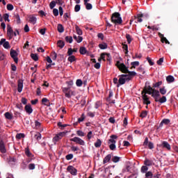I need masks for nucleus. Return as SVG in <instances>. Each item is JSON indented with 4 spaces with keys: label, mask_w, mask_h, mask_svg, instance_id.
<instances>
[{
    "label": "nucleus",
    "mask_w": 178,
    "mask_h": 178,
    "mask_svg": "<svg viewBox=\"0 0 178 178\" xmlns=\"http://www.w3.org/2000/svg\"><path fill=\"white\" fill-rule=\"evenodd\" d=\"M141 94H148L149 95H152V98L154 99L155 102H159V97H161V93H159V90L152 88L151 86H149L147 88L145 86Z\"/></svg>",
    "instance_id": "f257e3e1"
},
{
    "label": "nucleus",
    "mask_w": 178,
    "mask_h": 178,
    "mask_svg": "<svg viewBox=\"0 0 178 178\" xmlns=\"http://www.w3.org/2000/svg\"><path fill=\"white\" fill-rule=\"evenodd\" d=\"M111 22L115 24H122L123 23V19H122V17H120V13H114L111 16Z\"/></svg>",
    "instance_id": "f03ea898"
},
{
    "label": "nucleus",
    "mask_w": 178,
    "mask_h": 178,
    "mask_svg": "<svg viewBox=\"0 0 178 178\" xmlns=\"http://www.w3.org/2000/svg\"><path fill=\"white\" fill-rule=\"evenodd\" d=\"M65 136H66V132H65V131L60 132V133L57 134L53 138V141L54 142V144L58 143V141H59L60 140H62V138H63V137H65Z\"/></svg>",
    "instance_id": "7ed1b4c3"
},
{
    "label": "nucleus",
    "mask_w": 178,
    "mask_h": 178,
    "mask_svg": "<svg viewBox=\"0 0 178 178\" xmlns=\"http://www.w3.org/2000/svg\"><path fill=\"white\" fill-rule=\"evenodd\" d=\"M10 55L12 58H13V60L15 63H17L19 62V58H17V51L16 50H13V49H10Z\"/></svg>",
    "instance_id": "20e7f679"
},
{
    "label": "nucleus",
    "mask_w": 178,
    "mask_h": 178,
    "mask_svg": "<svg viewBox=\"0 0 178 178\" xmlns=\"http://www.w3.org/2000/svg\"><path fill=\"white\" fill-rule=\"evenodd\" d=\"M118 69L120 72L124 73L125 74H127V72H129V67L126 66V65H124L123 63L118 66Z\"/></svg>",
    "instance_id": "39448f33"
},
{
    "label": "nucleus",
    "mask_w": 178,
    "mask_h": 178,
    "mask_svg": "<svg viewBox=\"0 0 178 178\" xmlns=\"http://www.w3.org/2000/svg\"><path fill=\"white\" fill-rule=\"evenodd\" d=\"M70 141H73L74 143H76V144H79V145H85L86 142L83 140V139L79 138V137H74L73 138L70 139Z\"/></svg>",
    "instance_id": "423d86ee"
},
{
    "label": "nucleus",
    "mask_w": 178,
    "mask_h": 178,
    "mask_svg": "<svg viewBox=\"0 0 178 178\" xmlns=\"http://www.w3.org/2000/svg\"><path fill=\"white\" fill-rule=\"evenodd\" d=\"M157 145L158 147L165 148V149H167L168 151H170V149H172L170 144H169V143H168L167 141H163L161 144Z\"/></svg>",
    "instance_id": "0eeeda50"
},
{
    "label": "nucleus",
    "mask_w": 178,
    "mask_h": 178,
    "mask_svg": "<svg viewBox=\"0 0 178 178\" xmlns=\"http://www.w3.org/2000/svg\"><path fill=\"white\" fill-rule=\"evenodd\" d=\"M0 45H3L5 49H9V48H10V44H9V42L6 41V39L5 38H2L0 40Z\"/></svg>",
    "instance_id": "6e6552de"
},
{
    "label": "nucleus",
    "mask_w": 178,
    "mask_h": 178,
    "mask_svg": "<svg viewBox=\"0 0 178 178\" xmlns=\"http://www.w3.org/2000/svg\"><path fill=\"white\" fill-rule=\"evenodd\" d=\"M67 172L71 173L72 176H76L77 175V169H76L73 165H69L67 168Z\"/></svg>",
    "instance_id": "1a4fd4ad"
},
{
    "label": "nucleus",
    "mask_w": 178,
    "mask_h": 178,
    "mask_svg": "<svg viewBox=\"0 0 178 178\" xmlns=\"http://www.w3.org/2000/svg\"><path fill=\"white\" fill-rule=\"evenodd\" d=\"M147 93H143L142 94V98L143 99V104L145 105H150L151 101H149V97H148V95H147Z\"/></svg>",
    "instance_id": "9d476101"
},
{
    "label": "nucleus",
    "mask_w": 178,
    "mask_h": 178,
    "mask_svg": "<svg viewBox=\"0 0 178 178\" xmlns=\"http://www.w3.org/2000/svg\"><path fill=\"white\" fill-rule=\"evenodd\" d=\"M0 152L1 154H6V147L5 146V143L2 139L0 140Z\"/></svg>",
    "instance_id": "9b49d317"
},
{
    "label": "nucleus",
    "mask_w": 178,
    "mask_h": 178,
    "mask_svg": "<svg viewBox=\"0 0 178 178\" xmlns=\"http://www.w3.org/2000/svg\"><path fill=\"white\" fill-rule=\"evenodd\" d=\"M144 16V14H138L137 16H134V19L136 20L135 23H141L143 22L142 17Z\"/></svg>",
    "instance_id": "f8f14e48"
},
{
    "label": "nucleus",
    "mask_w": 178,
    "mask_h": 178,
    "mask_svg": "<svg viewBox=\"0 0 178 178\" xmlns=\"http://www.w3.org/2000/svg\"><path fill=\"white\" fill-rule=\"evenodd\" d=\"M7 34L10 38H13V29H12V26L10 25L7 26Z\"/></svg>",
    "instance_id": "ddd939ff"
},
{
    "label": "nucleus",
    "mask_w": 178,
    "mask_h": 178,
    "mask_svg": "<svg viewBox=\"0 0 178 178\" xmlns=\"http://www.w3.org/2000/svg\"><path fill=\"white\" fill-rule=\"evenodd\" d=\"M24 109L28 115H31L33 113V108H31V104H26Z\"/></svg>",
    "instance_id": "4468645a"
},
{
    "label": "nucleus",
    "mask_w": 178,
    "mask_h": 178,
    "mask_svg": "<svg viewBox=\"0 0 178 178\" xmlns=\"http://www.w3.org/2000/svg\"><path fill=\"white\" fill-rule=\"evenodd\" d=\"M17 91L22 92L23 91V80L19 79L17 83Z\"/></svg>",
    "instance_id": "2eb2a0df"
},
{
    "label": "nucleus",
    "mask_w": 178,
    "mask_h": 178,
    "mask_svg": "<svg viewBox=\"0 0 178 178\" xmlns=\"http://www.w3.org/2000/svg\"><path fill=\"white\" fill-rule=\"evenodd\" d=\"M118 139V136L116 135H111V138L108 140V144H116V140Z\"/></svg>",
    "instance_id": "dca6fc26"
},
{
    "label": "nucleus",
    "mask_w": 178,
    "mask_h": 178,
    "mask_svg": "<svg viewBox=\"0 0 178 178\" xmlns=\"http://www.w3.org/2000/svg\"><path fill=\"white\" fill-rule=\"evenodd\" d=\"M144 165L145 166H152V165H154V161L150 160L149 159H145L144 161Z\"/></svg>",
    "instance_id": "f3484780"
},
{
    "label": "nucleus",
    "mask_w": 178,
    "mask_h": 178,
    "mask_svg": "<svg viewBox=\"0 0 178 178\" xmlns=\"http://www.w3.org/2000/svg\"><path fill=\"white\" fill-rule=\"evenodd\" d=\"M123 84H126V79L120 77L118 79V83L117 84V87L119 88L120 86H123Z\"/></svg>",
    "instance_id": "a211bd4d"
},
{
    "label": "nucleus",
    "mask_w": 178,
    "mask_h": 178,
    "mask_svg": "<svg viewBox=\"0 0 178 178\" xmlns=\"http://www.w3.org/2000/svg\"><path fill=\"white\" fill-rule=\"evenodd\" d=\"M29 19L30 23H31L32 24H35V23H37V17H35V16L31 15L29 16Z\"/></svg>",
    "instance_id": "6ab92c4d"
},
{
    "label": "nucleus",
    "mask_w": 178,
    "mask_h": 178,
    "mask_svg": "<svg viewBox=\"0 0 178 178\" xmlns=\"http://www.w3.org/2000/svg\"><path fill=\"white\" fill-rule=\"evenodd\" d=\"M112 159V154H108L105 156V158L103 160V163L105 165V163H108L109 161Z\"/></svg>",
    "instance_id": "aec40b11"
},
{
    "label": "nucleus",
    "mask_w": 178,
    "mask_h": 178,
    "mask_svg": "<svg viewBox=\"0 0 178 178\" xmlns=\"http://www.w3.org/2000/svg\"><path fill=\"white\" fill-rule=\"evenodd\" d=\"M131 67H130L131 70H132V69H136V66H140V62L138 61H134L131 63Z\"/></svg>",
    "instance_id": "412c9836"
},
{
    "label": "nucleus",
    "mask_w": 178,
    "mask_h": 178,
    "mask_svg": "<svg viewBox=\"0 0 178 178\" xmlns=\"http://www.w3.org/2000/svg\"><path fill=\"white\" fill-rule=\"evenodd\" d=\"M57 47H58V48H60V49H62V48H63V47H65V42L63 40H58L57 42Z\"/></svg>",
    "instance_id": "4be33fe9"
},
{
    "label": "nucleus",
    "mask_w": 178,
    "mask_h": 178,
    "mask_svg": "<svg viewBox=\"0 0 178 178\" xmlns=\"http://www.w3.org/2000/svg\"><path fill=\"white\" fill-rule=\"evenodd\" d=\"M4 116L6 119H8V120H12L13 119V115L9 112L5 113Z\"/></svg>",
    "instance_id": "5701e85b"
},
{
    "label": "nucleus",
    "mask_w": 178,
    "mask_h": 178,
    "mask_svg": "<svg viewBox=\"0 0 178 178\" xmlns=\"http://www.w3.org/2000/svg\"><path fill=\"white\" fill-rule=\"evenodd\" d=\"M127 73H128L127 76H129L131 79H133V77H134V76H137V73L134 71H129L128 70V72Z\"/></svg>",
    "instance_id": "b1692460"
},
{
    "label": "nucleus",
    "mask_w": 178,
    "mask_h": 178,
    "mask_svg": "<svg viewBox=\"0 0 178 178\" xmlns=\"http://www.w3.org/2000/svg\"><path fill=\"white\" fill-rule=\"evenodd\" d=\"M166 81L169 83H173V81H175V77L172 75H169L166 77Z\"/></svg>",
    "instance_id": "393cba45"
},
{
    "label": "nucleus",
    "mask_w": 178,
    "mask_h": 178,
    "mask_svg": "<svg viewBox=\"0 0 178 178\" xmlns=\"http://www.w3.org/2000/svg\"><path fill=\"white\" fill-rule=\"evenodd\" d=\"M57 30L58 33H63V31H65V28L63 27V25L59 24H58Z\"/></svg>",
    "instance_id": "a878e982"
},
{
    "label": "nucleus",
    "mask_w": 178,
    "mask_h": 178,
    "mask_svg": "<svg viewBox=\"0 0 178 178\" xmlns=\"http://www.w3.org/2000/svg\"><path fill=\"white\" fill-rule=\"evenodd\" d=\"M79 53L81 54V55H86V54H87V49H86V47H80Z\"/></svg>",
    "instance_id": "bb28decb"
},
{
    "label": "nucleus",
    "mask_w": 178,
    "mask_h": 178,
    "mask_svg": "<svg viewBox=\"0 0 178 178\" xmlns=\"http://www.w3.org/2000/svg\"><path fill=\"white\" fill-rule=\"evenodd\" d=\"M75 30L78 35H83V31H81V29L79 27V26L77 25L75 26Z\"/></svg>",
    "instance_id": "cd10ccee"
},
{
    "label": "nucleus",
    "mask_w": 178,
    "mask_h": 178,
    "mask_svg": "<svg viewBox=\"0 0 178 178\" xmlns=\"http://www.w3.org/2000/svg\"><path fill=\"white\" fill-rule=\"evenodd\" d=\"M141 173H147L148 172V166L147 165H143L141 167L140 169Z\"/></svg>",
    "instance_id": "c85d7f7f"
},
{
    "label": "nucleus",
    "mask_w": 178,
    "mask_h": 178,
    "mask_svg": "<svg viewBox=\"0 0 178 178\" xmlns=\"http://www.w3.org/2000/svg\"><path fill=\"white\" fill-rule=\"evenodd\" d=\"M99 48H100V49H106L108 44L105 42L101 43L99 44Z\"/></svg>",
    "instance_id": "c756f323"
},
{
    "label": "nucleus",
    "mask_w": 178,
    "mask_h": 178,
    "mask_svg": "<svg viewBox=\"0 0 178 178\" xmlns=\"http://www.w3.org/2000/svg\"><path fill=\"white\" fill-rule=\"evenodd\" d=\"M102 144V141L100 140V139H97L96 143H95V147L96 148H99Z\"/></svg>",
    "instance_id": "7c9ffc66"
},
{
    "label": "nucleus",
    "mask_w": 178,
    "mask_h": 178,
    "mask_svg": "<svg viewBox=\"0 0 178 178\" xmlns=\"http://www.w3.org/2000/svg\"><path fill=\"white\" fill-rule=\"evenodd\" d=\"M119 161H120V157H119L118 156H113L112 162H113L114 163H118V162H119Z\"/></svg>",
    "instance_id": "2f4dec72"
},
{
    "label": "nucleus",
    "mask_w": 178,
    "mask_h": 178,
    "mask_svg": "<svg viewBox=\"0 0 178 178\" xmlns=\"http://www.w3.org/2000/svg\"><path fill=\"white\" fill-rule=\"evenodd\" d=\"M123 49L125 51V55H127L129 54V46L127 44H125L124 43L122 44Z\"/></svg>",
    "instance_id": "473e14b6"
},
{
    "label": "nucleus",
    "mask_w": 178,
    "mask_h": 178,
    "mask_svg": "<svg viewBox=\"0 0 178 178\" xmlns=\"http://www.w3.org/2000/svg\"><path fill=\"white\" fill-rule=\"evenodd\" d=\"M65 40L66 42H69V44H72V42H73V38L72 36H66Z\"/></svg>",
    "instance_id": "72a5a7b5"
},
{
    "label": "nucleus",
    "mask_w": 178,
    "mask_h": 178,
    "mask_svg": "<svg viewBox=\"0 0 178 178\" xmlns=\"http://www.w3.org/2000/svg\"><path fill=\"white\" fill-rule=\"evenodd\" d=\"M68 62H70V63H73V62H75L76 60V56H70L67 58Z\"/></svg>",
    "instance_id": "f704fd0d"
},
{
    "label": "nucleus",
    "mask_w": 178,
    "mask_h": 178,
    "mask_svg": "<svg viewBox=\"0 0 178 178\" xmlns=\"http://www.w3.org/2000/svg\"><path fill=\"white\" fill-rule=\"evenodd\" d=\"M31 58L35 60V62L38 60V55H37V54H31Z\"/></svg>",
    "instance_id": "c9c22d12"
},
{
    "label": "nucleus",
    "mask_w": 178,
    "mask_h": 178,
    "mask_svg": "<svg viewBox=\"0 0 178 178\" xmlns=\"http://www.w3.org/2000/svg\"><path fill=\"white\" fill-rule=\"evenodd\" d=\"M147 115H148V111H143L141 112L140 115V118H142V119H144V118H147Z\"/></svg>",
    "instance_id": "e433bc0d"
},
{
    "label": "nucleus",
    "mask_w": 178,
    "mask_h": 178,
    "mask_svg": "<svg viewBox=\"0 0 178 178\" xmlns=\"http://www.w3.org/2000/svg\"><path fill=\"white\" fill-rule=\"evenodd\" d=\"M154 174H152V172L147 171L145 173V178H153Z\"/></svg>",
    "instance_id": "4c0bfd02"
},
{
    "label": "nucleus",
    "mask_w": 178,
    "mask_h": 178,
    "mask_svg": "<svg viewBox=\"0 0 178 178\" xmlns=\"http://www.w3.org/2000/svg\"><path fill=\"white\" fill-rule=\"evenodd\" d=\"M25 154L26 156H29V158H31V156H33V154L30 152V149H29V148L25 149Z\"/></svg>",
    "instance_id": "58836bf2"
},
{
    "label": "nucleus",
    "mask_w": 178,
    "mask_h": 178,
    "mask_svg": "<svg viewBox=\"0 0 178 178\" xmlns=\"http://www.w3.org/2000/svg\"><path fill=\"white\" fill-rule=\"evenodd\" d=\"M84 120H86V114L83 113L81 116L78 118V122L80 123L81 122H84Z\"/></svg>",
    "instance_id": "ea45409f"
},
{
    "label": "nucleus",
    "mask_w": 178,
    "mask_h": 178,
    "mask_svg": "<svg viewBox=\"0 0 178 178\" xmlns=\"http://www.w3.org/2000/svg\"><path fill=\"white\" fill-rule=\"evenodd\" d=\"M126 38L127 40L128 44H131V41H133V38H131V35L130 34H127L126 35Z\"/></svg>",
    "instance_id": "a19ab883"
},
{
    "label": "nucleus",
    "mask_w": 178,
    "mask_h": 178,
    "mask_svg": "<svg viewBox=\"0 0 178 178\" xmlns=\"http://www.w3.org/2000/svg\"><path fill=\"white\" fill-rule=\"evenodd\" d=\"M16 159L13 157H9L8 159V163H11V165H14V163H16Z\"/></svg>",
    "instance_id": "79ce46f5"
},
{
    "label": "nucleus",
    "mask_w": 178,
    "mask_h": 178,
    "mask_svg": "<svg viewBox=\"0 0 178 178\" xmlns=\"http://www.w3.org/2000/svg\"><path fill=\"white\" fill-rule=\"evenodd\" d=\"M56 6V1H51L49 3V8L50 9H54Z\"/></svg>",
    "instance_id": "37998d69"
},
{
    "label": "nucleus",
    "mask_w": 178,
    "mask_h": 178,
    "mask_svg": "<svg viewBox=\"0 0 178 178\" xmlns=\"http://www.w3.org/2000/svg\"><path fill=\"white\" fill-rule=\"evenodd\" d=\"M86 6V9H87V10H91V9H92V4L88 3L86 4H84Z\"/></svg>",
    "instance_id": "c03bdc74"
},
{
    "label": "nucleus",
    "mask_w": 178,
    "mask_h": 178,
    "mask_svg": "<svg viewBox=\"0 0 178 178\" xmlns=\"http://www.w3.org/2000/svg\"><path fill=\"white\" fill-rule=\"evenodd\" d=\"M24 137H25L24 134H17L16 135V138L17 140H20L21 138H24Z\"/></svg>",
    "instance_id": "a18cd8bd"
},
{
    "label": "nucleus",
    "mask_w": 178,
    "mask_h": 178,
    "mask_svg": "<svg viewBox=\"0 0 178 178\" xmlns=\"http://www.w3.org/2000/svg\"><path fill=\"white\" fill-rule=\"evenodd\" d=\"M65 95L67 98H72V95H73V91L70 90L67 93H65Z\"/></svg>",
    "instance_id": "49530a36"
},
{
    "label": "nucleus",
    "mask_w": 178,
    "mask_h": 178,
    "mask_svg": "<svg viewBox=\"0 0 178 178\" xmlns=\"http://www.w3.org/2000/svg\"><path fill=\"white\" fill-rule=\"evenodd\" d=\"M76 84L77 87H81V86H83V81H81V79H77Z\"/></svg>",
    "instance_id": "de8ad7c7"
},
{
    "label": "nucleus",
    "mask_w": 178,
    "mask_h": 178,
    "mask_svg": "<svg viewBox=\"0 0 178 178\" xmlns=\"http://www.w3.org/2000/svg\"><path fill=\"white\" fill-rule=\"evenodd\" d=\"M28 168H29V170H34V169H35V164L30 163V164H29Z\"/></svg>",
    "instance_id": "09e8293b"
},
{
    "label": "nucleus",
    "mask_w": 178,
    "mask_h": 178,
    "mask_svg": "<svg viewBox=\"0 0 178 178\" xmlns=\"http://www.w3.org/2000/svg\"><path fill=\"white\" fill-rule=\"evenodd\" d=\"M166 101H167V99H166L165 96H163L161 98L159 99L160 104H165V102H166Z\"/></svg>",
    "instance_id": "8fccbe9b"
},
{
    "label": "nucleus",
    "mask_w": 178,
    "mask_h": 178,
    "mask_svg": "<svg viewBox=\"0 0 178 178\" xmlns=\"http://www.w3.org/2000/svg\"><path fill=\"white\" fill-rule=\"evenodd\" d=\"M51 58L53 59V60H56V58H58V54H56V52H53L51 53Z\"/></svg>",
    "instance_id": "3c124183"
},
{
    "label": "nucleus",
    "mask_w": 178,
    "mask_h": 178,
    "mask_svg": "<svg viewBox=\"0 0 178 178\" xmlns=\"http://www.w3.org/2000/svg\"><path fill=\"white\" fill-rule=\"evenodd\" d=\"M15 18L16 19L17 24H20V15H19V14H16L15 15Z\"/></svg>",
    "instance_id": "603ef678"
},
{
    "label": "nucleus",
    "mask_w": 178,
    "mask_h": 178,
    "mask_svg": "<svg viewBox=\"0 0 178 178\" xmlns=\"http://www.w3.org/2000/svg\"><path fill=\"white\" fill-rule=\"evenodd\" d=\"M76 134L77 136H79V137H84V136H86V134H84V132L80 130L76 131Z\"/></svg>",
    "instance_id": "864d4df0"
},
{
    "label": "nucleus",
    "mask_w": 178,
    "mask_h": 178,
    "mask_svg": "<svg viewBox=\"0 0 178 178\" xmlns=\"http://www.w3.org/2000/svg\"><path fill=\"white\" fill-rule=\"evenodd\" d=\"M3 17L5 20V22H10V20L9 19V14H8V13L4 14Z\"/></svg>",
    "instance_id": "5fc2aeb1"
},
{
    "label": "nucleus",
    "mask_w": 178,
    "mask_h": 178,
    "mask_svg": "<svg viewBox=\"0 0 178 178\" xmlns=\"http://www.w3.org/2000/svg\"><path fill=\"white\" fill-rule=\"evenodd\" d=\"M160 86H162V81H159L156 83H154L153 88H156L159 87Z\"/></svg>",
    "instance_id": "6e6d98bb"
},
{
    "label": "nucleus",
    "mask_w": 178,
    "mask_h": 178,
    "mask_svg": "<svg viewBox=\"0 0 178 178\" xmlns=\"http://www.w3.org/2000/svg\"><path fill=\"white\" fill-rule=\"evenodd\" d=\"M53 15L54 16H59V10L57 8H54L53 9Z\"/></svg>",
    "instance_id": "4d7b16f0"
},
{
    "label": "nucleus",
    "mask_w": 178,
    "mask_h": 178,
    "mask_svg": "<svg viewBox=\"0 0 178 178\" xmlns=\"http://www.w3.org/2000/svg\"><path fill=\"white\" fill-rule=\"evenodd\" d=\"M105 55H107L108 58H109V56H111V54H109L102 53L101 54V59H102V60H104V61H105Z\"/></svg>",
    "instance_id": "13d9d810"
},
{
    "label": "nucleus",
    "mask_w": 178,
    "mask_h": 178,
    "mask_svg": "<svg viewBox=\"0 0 178 178\" xmlns=\"http://www.w3.org/2000/svg\"><path fill=\"white\" fill-rule=\"evenodd\" d=\"M65 159H67V161H70V160L73 159V154H67L65 156Z\"/></svg>",
    "instance_id": "bf43d9fd"
},
{
    "label": "nucleus",
    "mask_w": 178,
    "mask_h": 178,
    "mask_svg": "<svg viewBox=\"0 0 178 178\" xmlns=\"http://www.w3.org/2000/svg\"><path fill=\"white\" fill-rule=\"evenodd\" d=\"M80 9H81L80 5L76 4L74 7V12H80Z\"/></svg>",
    "instance_id": "052dcab7"
},
{
    "label": "nucleus",
    "mask_w": 178,
    "mask_h": 178,
    "mask_svg": "<svg viewBox=\"0 0 178 178\" xmlns=\"http://www.w3.org/2000/svg\"><path fill=\"white\" fill-rule=\"evenodd\" d=\"M156 63L159 65V66L162 65V63H163V57L160 58L159 60H157Z\"/></svg>",
    "instance_id": "680f3d73"
},
{
    "label": "nucleus",
    "mask_w": 178,
    "mask_h": 178,
    "mask_svg": "<svg viewBox=\"0 0 178 178\" xmlns=\"http://www.w3.org/2000/svg\"><path fill=\"white\" fill-rule=\"evenodd\" d=\"M34 138L38 141L41 140V134L38 133L35 135Z\"/></svg>",
    "instance_id": "e2e57ef3"
},
{
    "label": "nucleus",
    "mask_w": 178,
    "mask_h": 178,
    "mask_svg": "<svg viewBox=\"0 0 178 178\" xmlns=\"http://www.w3.org/2000/svg\"><path fill=\"white\" fill-rule=\"evenodd\" d=\"M159 91L162 95H165V94H166V89H165V88H160Z\"/></svg>",
    "instance_id": "0e129e2a"
},
{
    "label": "nucleus",
    "mask_w": 178,
    "mask_h": 178,
    "mask_svg": "<svg viewBox=\"0 0 178 178\" xmlns=\"http://www.w3.org/2000/svg\"><path fill=\"white\" fill-rule=\"evenodd\" d=\"M147 147L149 149H154V143L152 142H149Z\"/></svg>",
    "instance_id": "69168bd1"
},
{
    "label": "nucleus",
    "mask_w": 178,
    "mask_h": 178,
    "mask_svg": "<svg viewBox=\"0 0 178 178\" xmlns=\"http://www.w3.org/2000/svg\"><path fill=\"white\" fill-rule=\"evenodd\" d=\"M87 115L89 116V118H94L95 116V112L92 113L89 111L87 113Z\"/></svg>",
    "instance_id": "338daca9"
},
{
    "label": "nucleus",
    "mask_w": 178,
    "mask_h": 178,
    "mask_svg": "<svg viewBox=\"0 0 178 178\" xmlns=\"http://www.w3.org/2000/svg\"><path fill=\"white\" fill-rule=\"evenodd\" d=\"M162 123H163L164 124H169V123H170V120H169V119H163L162 120Z\"/></svg>",
    "instance_id": "774afa93"
}]
</instances>
